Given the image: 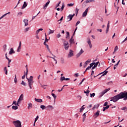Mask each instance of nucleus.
<instances>
[{
  "label": "nucleus",
  "instance_id": "obj_64",
  "mask_svg": "<svg viewBox=\"0 0 127 127\" xmlns=\"http://www.w3.org/2000/svg\"><path fill=\"white\" fill-rule=\"evenodd\" d=\"M91 67H90V66H88V67L86 68V71H87V70H90V69H91Z\"/></svg>",
  "mask_w": 127,
  "mask_h": 127
},
{
  "label": "nucleus",
  "instance_id": "obj_33",
  "mask_svg": "<svg viewBox=\"0 0 127 127\" xmlns=\"http://www.w3.org/2000/svg\"><path fill=\"white\" fill-rule=\"evenodd\" d=\"M92 1H95V0H86L84 2L88 3L89 2H92Z\"/></svg>",
  "mask_w": 127,
  "mask_h": 127
},
{
  "label": "nucleus",
  "instance_id": "obj_36",
  "mask_svg": "<svg viewBox=\"0 0 127 127\" xmlns=\"http://www.w3.org/2000/svg\"><path fill=\"white\" fill-rule=\"evenodd\" d=\"M47 50L49 51V52L51 54H52V55H53V56H54V57H55V56L53 55V54H52V52H51L50 51V49H49V47H47Z\"/></svg>",
  "mask_w": 127,
  "mask_h": 127
},
{
  "label": "nucleus",
  "instance_id": "obj_55",
  "mask_svg": "<svg viewBox=\"0 0 127 127\" xmlns=\"http://www.w3.org/2000/svg\"><path fill=\"white\" fill-rule=\"evenodd\" d=\"M119 49V48L118 47V46H116L115 48L114 51H117Z\"/></svg>",
  "mask_w": 127,
  "mask_h": 127
},
{
  "label": "nucleus",
  "instance_id": "obj_49",
  "mask_svg": "<svg viewBox=\"0 0 127 127\" xmlns=\"http://www.w3.org/2000/svg\"><path fill=\"white\" fill-rule=\"evenodd\" d=\"M29 27L26 28L24 29V32H27V31H28V30H29Z\"/></svg>",
  "mask_w": 127,
  "mask_h": 127
},
{
  "label": "nucleus",
  "instance_id": "obj_47",
  "mask_svg": "<svg viewBox=\"0 0 127 127\" xmlns=\"http://www.w3.org/2000/svg\"><path fill=\"white\" fill-rule=\"evenodd\" d=\"M74 5V3H68L67 4V6H73Z\"/></svg>",
  "mask_w": 127,
  "mask_h": 127
},
{
  "label": "nucleus",
  "instance_id": "obj_5",
  "mask_svg": "<svg viewBox=\"0 0 127 127\" xmlns=\"http://www.w3.org/2000/svg\"><path fill=\"white\" fill-rule=\"evenodd\" d=\"M109 68H110V67H109L108 68H107L106 69V70H105L104 72H101V73L98 74L97 75H96V76H94V78H96V77H97V76H99V75H101V74H103H103L101 75V77H103V76H105V75H107V74H108V71H107V70H108V69H109Z\"/></svg>",
  "mask_w": 127,
  "mask_h": 127
},
{
  "label": "nucleus",
  "instance_id": "obj_8",
  "mask_svg": "<svg viewBox=\"0 0 127 127\" xmlns=\"http://www.w3.org/2000/svg\"><path fill=\"white\" fill-rule=\"evenodd\" d=\"M74 16H75V14H73L72 15L69 14L68 16H67V21H71V20L72 19Z\"/></svg>",
  "mask_w": 127,
  "mask_h": 127
},
{
  "label": "nucleus",
  "instance_id": "obj_39",
  "mask_svg": "<svg viewBox=\"0 0 127 127\" xmlns=\"http://www.w3.org/2000/svg\"><path fill=\"white\" fill-rule=\"evenodd\" d=\"M12 110H17L18 109V107L15 106H13L12 107Z\"/></svg>",
  "mask_w": 127,
  "mask_h": 127
},
{
  "label": "nucleus",
  "instance_id": "obj_15",
  "mask_svg": "<svg viewBox=\"0 0 127 127\" xmlns=\"http://www.w3.org/2000/svg\"><path fill=\"white\" fill-rule=\"evenodd\" d=\"M14 53H15V52H14V50H13V48H11L10 51L9 52V55H11Z\"/></svg>",
  "mask_w": 127,
  "mask_h": 127
},
{
  "label": "nucleus",
  "instance_id": "obj_21",
  "mask_svg": "<svg viewBox=\"0 0 127 127\" xmlns=\"http://www.w3.org/2000/svg\"><path fill=\"white\" fill-rule=\"evenodd\" d=\"M27 6V3H26V1H24V3L23 4V6L21 7V9H23L24 8H25Z\"/></svg>",
  "mask_w": 127,
  "mask_h": 127
},
{
  "label": "nucleus",
  "instance_id": "obj_60",
  "mask_svg": "<svg viewBox=\"0 0 127 127\" xmlns=\"http://www.w3.org/2000/svg\"><path fill=\"white\" fill-rule=\"evenodd\" d=\"M45 43H46V42H48V39H47V37H46L45 38Z\"/></svg>",
  "mask_w": 127,
  "mask_h": 127
},
{
  "label": "nucleus",
  "instance_id": "obj_51",
  "mask_svg": "<svg viewBox=\"0 0 127 127\" xmlns=\"http://www.w3.org/2000/svg\"><path fill=\"white\" fill-rule=\"evenodd\" d=\"M95 93H93L92 94L90 93V98H93V97H95Z\"/></svg>",
  "mask_w": 127,
  "mask_h": 127
},
{
  "label": "nucleus",
  "instance_id": "obj_22",
  "mask_svg": "<svg viewBox=\"0 0 127 127\" xmlns=\"http://www.w3.org/2000/svg\"><path fill=\"white\" fill-rule=\"evenodd\" d=\"M35 102H37L38 103H42L43 101L41 99H37V98H35Z\"/></svg>",
  "mask_w": 127,
  "mask_h": 127
},
{
  "label": "nucleus",
  "instance_id": "obj_4",
  "mask_svg": "<svg viewBox=\"0 0 127 127\" xmlns=\"http://www.w3.org/2000/svg\"><path fill=\"white\" fill-rule=\"evenodd\" d=\"M111 90V88H108V89H106L105 90H104L103 91H102V92H101L99 94V98H102V97H103V96L105 94H106V93H107L108 92H109V91H110Z\"/></svg>",
  "mask_w": 127,
  "mask_h": 127
},
{
  "label": "nucleus",
  "instance_id": "obj_57",
  "mask_svg": "<svg viewBox=\"0 0 127 127\" xmlns=\"http://www.w3.org/2000/svg\"><path fill=\"white\" fill-rule=\"evenodd\" d=\"M57 37V38H60V37H61V35H60V34H58Z\"/></svg>",
  "mask_w": 127,
  "mask_h": 127
},
{
  "label": "nucleus",
  "instance_id": "obj_26",
  "mask_svg": "<svg viewBox=\"0 0 127 127\" xmlns=\"http://www.w3.org/2000/svg\"><path fill=\"white\" fill-rule=\"evenodd\" d=\"M100 107V105L99 104L94 105V107L92 108V110H94V109H98Z\"/></svg>",
  "mask_w": 127,
  "mask_h": 127
},
{
  "label": "nucleus",
  "instance_id": "obj_38",
  "mask_svg": "<svg viewBox=\"0 0 127 127\" xmlns=\"http://www.w3.org/2000/svg\"><path fill=\"white\" fill-rule=\"evenodd\" d=\"M14 82L16 84L17 83V78H16V74H15V78L14 79Z\"/></svg>",
  "mask_w": 127,
  "mask_h": 127
},
{
  "label": "nucleus",
  "instance_id": "obj_24",
  "mask_svg": "<svg viewBox=\"0 0 127 127\" xmlns=\"http://www.w3.org/2000/svg\"><path fill=\"white\" fill-rule=\"evenodd\" d=\"M43 30V29L42 28L39 29L38 30L36 31V34L38 35V33H39L40 31H42Z\"/></svg>",
  "mask_w": 127,
  "mask_h": 127
},
{
  "label": "nucleus",
  "instance_id": "obj_19",
  "mask_svg": "<svg viewBox=\"0 0 127 127\" xmlns=\"http://www.w3.org/2000/svg\"><path fill=\"white\" fill-rule=\"evenodd\" d=\"M50 3V1L49 0L46 3V4L44 5L43 7L44 9H46V8H47V6H48V5Z\"/></svg>",
  "mask_w": 127,
  "mask_h": 127
},
{
  "label": "nucleus",
  "instance_id": "obj_32",
  "mask_svg": "<svg viewBox=\"0 0 127 127\" xmlns=\"http://www.w3.org/2000/svg\"><path fill=\"white\" fill-rule=\"evenodd\" d=\"M109 29H110V25L107 24L106 33H108V32H109Z\"/></svg>",
  "mask_w": 127,
  "mask_h": 127
},
{
  "label": "nucleus",
  "instance_id": "obj_59",
  "mask_svg": "<svg viewBox=\"0 0 127 127\" xmlns=\"http://www.w3.org/2000/svg\"><path fill=\"white\" fill-rule=\"evenodd\" d=\"M107 106H109L108 105V102H105L104 104V107H107Z\"/></svg>",
  "mask_w": 127,
  "mask_h": 127
},
{
  "label": "nucleus",
  "instance_id": "obj_62",
  "mask_svg": "<svg viewBox=\"0 0 127 127\" xmlns=\"http://www.w3.org/2000/svg\"><path fill=\"white\" fill-rule=\"evenodd\" d=\"M44 45H45L47 48L49 47L48 45H47V44H46L45 42H44Z\"/></svg>",
  "mask_w": 127,
  "mask_h": 127
},
{
  "label": "nucleus",
  "instance_id": "obj_18",
  "mask_svg": "<svg viewBox=\"0 0 127 127\" xmlns=\"http://www.w3.org/2000/svg\"><path fill=\"white\" fill-rule=\"evenodd\" d=\"M100 116V111L98 110L96 113L94 114V117L95 118H98Z\"/></svg>",
  "mask_w": 127,
  "mask_h": 127
},
{
  "label": "nucleus",
  "instance_id": "obj_3",
  "mask_svg": "<svg viewBox=\"0 0 127 127\" xmlns=\"http://www.w3.org/2000/svg\"><path fill=\"white\" fill-rule=\"evenodd\" d=\"M13 124L15 127H21V122L19 120L13 121Z\"/></svg>",
  "mask_w": 127,
  "mask_h": 127
},
{
  "label": "nucleus",
  "instance_id": "obj_16",
  "mask_svg": "<svg viewBox=\"0 0 127 127\" xmlns=\"http://www.w3.org/2000/svg\"><path fill=\"white\" fill-rule=\"evenodd\" d=\"M69 43L70 44H73L75 43V41L74 40V39H73V36H71V38L70 39Z\"/></svg>",
  "mask_w": 127,
  "mask_h": 127
},
{
  "label": "nucleus",
  "instance_id": "obj_44",
  "mask_svg": "<svg viewBox=\"0 0 127 127\" xmlns=\"http://www.w3.org/2000/svg\"><path fill=\"white\" fill-rule=\"evenodd\" d=\"M62 20H63V16H62V17L61 18V19L58 21V22H59V21H60V22L59 23V24H60V23H61V21H62Z\"/></svg>",
  "mask_w": 127,
  "mask_h": 127
},
{
  "label": "nucleus",
  "instance_id": "obj_20",
  "mask_svg": "<svg viewBox=\"0 0 127 127\" xmlns=\"http://www.w3.org/2000/svg\"><path fill=\"white\" fill-rule=\"evenodd\" d=\"M23 22L25 23V26H27V25H28V20L27 19H24Z\"/></svg>",
  "mask_w": 127,
  "mask_h": 127
},
{
  "label": "nucleus",
  "instance_id": "obj_54",
  "mask_svg": "<svg viewBox=\"0 0 127 127\" xmlns=\"http://www.w3.org/2000/svg\"><path fill=\"white\" fill-rule=\"evenodd\" d=\"M74 76L77 78V77H79V73H75L74 74Z\"/></svg>",
  "mask_w": 127,
  "mask_h": 127
},
{
  "label": "nucleus",
  "instance_id": "obj_12",
  "mask_svg": "<svg viewBox=\"0 0 127 127\" xmlns=\"http://www.w3.org/2000/svg\"><path fill=\"white\" fill-rule=\"evenodd\" d=\"M90 62H91V59H88V61H86L83 64L84 68H86V67H87V65H88Z\"/></svg>",
  "mask_w": 127,
  "mask_h": 127
},
{
  "label": "nucleus",
  "instance_id": "obj_50",
  "mask_svg": "<svg viewBox=\"0 0 127 127\" xmlns=\"http://www.w3.org/2000/svg\"><path fill=\"white\" fill-rule=\"evenodd\" d=\"M94 65H95V63H93L90 64V66L91 68H93V66H94Z\"/></svg>",
  "mask_w": 127,
  "mask_h": 127
},
{
  "label": "nucleus",
  "instance_id": "obj_6",
  "mask_svg": "<svg viewBox=\"0 0 127 127\" xmlns=\"http://www.w3.org/2000/svg\"><path fill=\"white\" fill-rule=\"evenodd\" d=\"M65 50H68L69 49V43L67 41H65L64 43Z\"/></svg>",
  "mask_w": 127,
  "mask_h": 127
},
{
  "label": "nucleus",
  "instance_id": "obj_37",
  "mask_svg": "<svg viewBox=\"0 0 127 127\" xmlns=\"http://www.w3.org/2000/svg\"><path fill=\"white\" fill-rule=\"evenodd\" d=\"M61 62L62 64H64L65 63V61H64V59L63 58H62L61 59Z\"/></svg>",
  "mask_w": 127,
  "mask_h": 127
},
{
  "label": "nucleus",
  "instance_id": "obj_52",
  "mask_svg": "<svg viewBox=\"0 0 127 127\" xmlns=\"http://www.w3.org/2000/svg\"><path fill=\"white\" fill-rule=\"evenodd\" d=\"M38 119H39V117L37 116L36 118L35 119V123H36V122H37V120H38Z\"/></svg>",
  "mask_w": 127,
  "mask_h": 127
},
{
  "label": "nucleus",
  "instance_id": "obj_34",
  "mask_svg": "<svg viewBox=\"0 0 127 127\" xmlns=\"http://www.w3.org/2000/svg\"><path fill=\"white\" fill-rule=\"evenodd\" d=\"M109 108H110V106H107L106 107H104L103 111L105 112L106 111V110H108V109H109Z\"/></svg>",
  "mask_w": 127,
  "mask_h": 127
},
{
  "label": "nucleus",
  "instance_id": "obj_1",
  "mask_svg": "<svg viewBox=\"0 0 127 127\" xmlns=\"http://www.w3.org/2000/svg\"><path fill=\"white\" fill-rule=\"evenodd\" d=\"M120 99H124V101L127 100V92H122L119 93V94L116 95V96L111 98V102H118Z\"/></svg>",
  "mask_w": 127,
  "mask_h": 127
},
{
  "label": "nucleus",
  "instance_id": "obj_2",
  "mask_svg": "<svg viewBox=\"0 0 127 127\" xmlns=\"http://www.w3.org/2000/svg\"><path fill=\"white\" fill-rule=\"evenodd\" d=\"M28 82V85L30 89H32V85H33V83H34V81H33V76H31L30 77V78H27Z\"/></svg>",
  "mask_w": 127,
  "mask_h": 127
},
{
  "label": "nucleus",
  "instance_id": "obj_31",
  "mask_svg": "<svg viewBox=\"0 0 127 127\" xmlns=\"http://www.w3.org/2000/svg\"><path fill=\"white\" fill-rule=\"evenodd\" d=\"M121 110L122 111H124V112H127V106H125V107H124L123 108H122Z\"/></svg>",
  "mask_w": 127,
  "mask_h": 127
},
{
  "label": "nucleus",
  "instance_id": "obj_48",
  "mask_svg": "<svg viewBox=\"0 0 127 127\" xmlns=\"http://www.w3.org/2000/svg\"><path fill=\"white\" fill-rule=\"evenodd\" d=\"M87 43L88 45L92 44V43L91 42V40H90V38L88 39Z\"/></svg>",
  "mask_w": 127,
  "mask_h": 127
},
{
  "label": "nucleus",
  "instance_id": "obj_58",
  "mask_svg": "<svg viewBox=\"0 0 127 127\" xmlns=\"http://www.w3.org/2000/svg\"><path fill=\"white\" fill-rule=\"evenodd\" d=\"M8 65H9L10 64V63L11 62V60L9 59L8 60Z\"/></svg>",
  "mask_w": 127,
  "mask_h": 127
},
{
  "label": "nucleus",
  "instance_id": "obj_56",
  "mask_svg": "<svg viewBox=\"0 0 127 127\" xmlns=\"http://www.w3.org/2000/svg\"><path fill=\"white\" fill-rule=\"evenodd\" d=\"M60 3H61V1H60L59 2V3L57 4V6L56 7V8L57 7H58V6H59V5H60Z\"/></svg>",
  "mask_w": 127,
  "mask_h": 127
},
{
  "label": "nucleus",
  "instance_id": "obj_9",
  "mask_svg": "<svg viewBox=\"0 0 127 127\" xmlns=\"http://www.w3.org/2000/svg\"><path fill=\"white\" fill-rule=\"evenodd\" d=\"M83 53H84V51H83V49H81L80 52L76 55V58H79V57H80V56H81Z\"/></svg>",
  "mask_w": 127,
  "mask_h": 127
},
{
  "label": "nucleus",
  "instance_id": "obj_41",
  "mask_svg": "<svg viewBox=\"0 0 127 127\" xmlns=\"http://www.w3.org/2000/svg\"><path fill=\"white\" fill-rule=\"evenodd\" d=\"M52 96H53V98H54V100L55 101V100H56V98H57V96L55 95V94L54 93H52Z\"/></svg>",
  "mask_w": 127,
  "mask_h": 127
},
{
  "label": "nucleus",
  "instance_id": "obj_61",
  "mask_svg": "<svg viewBox=\"0 0 127 127\" xmlns=\"http://www.w3.org/2000/svg\"><path fill=\"white\" fill-rule=\"evenodd\" d=\"M22 14V12H19L17 15H21Z\"/></svg>",
  "mask_w": 127,
  "mask_h": 127
},
{
  "label": "nucleus",
  "instance_id": "obj_35",
  "mask_svg": "<svg viewBox=\"0 0 127 127\" xmlns=\"http://www.w3.org/2000/svg\"><path fill=\"white\" fill-rule=\"evenodd\" d=\"M40 108H41V109H42V110H45V109H46V106H45L43 105H42L40 106Z\"/></svg>",
  "mask_w": 127,
  "mask_h": 127
},
{
  "label": "nucleus",
  "instance_id": "obj_25",
  "mask_svg": "<svg viewBox=\"0 0 127 127\" xmlns=\"http://www.w3.org/2000/svg\"><path fill=\"white\" fill-rule=\"evenodd\" d=\"M12 105H15V106H19V103H18V102H17L16 103V102L15 101H14L13 102V103Z\"/></svg>",
  "mask_w": 127,
  "mask_h": 127
},
{
  "label": "nucleus",
  "instance_id": "obj_11",
  "mask_svg": "<svg viewBox=\"0 0 127 127\" xmlns=\"http://www.w3.org/2000/svg\"><path fill=\"white\" fill-rule=\"evenodd\" d=\"M88 10H89V7L86 8L85 11L82 13V17H85V16H87V14H88Z\"/></svg>",
  "mask_w": 127,
  "mask_h": 127
},
{
  "label": "nucleus",
  "instance_id": "obj_13",
  "mask_svg": "<svg viewBox=\"0 0 127 127\" xmlns=\"http://www.w3.org/2000/svg\"><path fill=\"white\" fill-rule=\"evenodd\" d=\"M100 64L99 62H98L96 63H95V64H94V65L92 67L91 70H94V69H95V68H96L97 66H98V65Z\"/></svg>",
  "mask_w": 127,
  "mask_h": 127
},
{
  "label": "nucleus",
  "instance_id": "obj_29",
  "mask_svg": "<svg viewBox=\"0 0 127 127\" xmlns=\"http://www.w3.org/2000/svg\"><path fill=\"white\" fill-rule=\"evenodd\" d=\"M65 33H66V36L65 38L68 39L69 38V36H70V33H69V32H65Z\"/></svg>",
  "mask_w": 127,
  "mask_h": 127
},
{
  "label": "nucleus",
  "instance_id": "obj_45",
  "mask_svg": "<svg viewBox=\"0 0 127 127\" xmlns=\"http://www.w3.org/2000/svg\"><path fill=\"white\" fill-rule=\"evenodd\" d=\"M64 7H65V5L64 4V3H63V5H62V7L61 8V11H62V10H63V9H64Z\"/></svg>",
  "mask_w": 127,
  "mask_h": 127
},
{
  "label": "nucleus",
  "instance_id": "obj_23",
  "mask_svg": "<svg viewBox=\"0 0 127 127\" xmlns=\"http://www.w3.org/2000/svg\"><path fill=\"white\" fill-rule=\"evenodd\" d=\"M31 109H32V103H29L28 104V109L30 110Z\"/></svg>",
  "mask_w": 127,
  "mask_h": 127
},
{
  "label": "nucleus",
  "instance_id": "obj_10",
  "mask_svg": "<svg viewBox=\"0 0 127 127\" xmlns=\"http://www.w3.org/2000/svg\"><path fill=\"white\" fill-rule=\"evenodd\" d=\"M23 95L22 94L20 96V97L17 101L18 104H20L21 103V101H23Z\"/></svg>",
  "mask_w": 127,
  "mask_h": 127
},
{
  "label": "nucleus",
  "instance_id": "obj_17",
  "mask_svg": "<svg viewBox=\"0 0 127 127\" xmlns=\"http://www.w3.org/2000/svg\"><path fill=\"white\" fill-rule=\"evenodd\" d=\"M47 109H48V111H50V110H52L54 109V107L51 105H48L47 106Z\"/></svg>",
  "mask_w": 127,
  "mask_h": 127
},
{
  "label": "nucleus",
  "instance_id": "obj_42",
  "mask_svg": "<svg viewBox=\"0 0 127 127\" xmlns=\"http://www.w3.org/2000/svg\"><path fill=\"white\" fill-rule=\"evenodd\" d=\"M26 69V76H27V74H28V68L27 67V65L25 66Z\"/></svg>",
  "mask_w": 127,
  "mask_h": 127
},
{
  "label": "nucleus",
  "instance_id": "obj_53",
  "mask_svg": "<svg viewBox=\"0 0 127 127\" xmlns=\"http://www.w3.org/2000/svg\"><path fill=\"white\" fill-rule=\"evenodd\" d=\"M40 13V12H39V13L37 14L36 16H33V17H32V20H33V19H34V18H35V17H36L37 15H38V14H39Z\"/></svg>",
  "mask_w": 127,
  "mask_h": 127
},
{
  "label": "nucleus",
  "instance_id": "obj_14",
  "mask_svg": "<svg viewBox=\"0 0 127 127\" xmlns=\"http://www.w3.org/2000/svg\"><path fill=\"white\" fill-rule=\"evenodd\" d=\"M20 49H21V42H19V44L17 50V52H20Z\"/></svg>",
  "mask_w": 127,
  "mask_h": 127
},
{
  "label": "nucleus",
  "instance_id": "obj_28",
  "mask_svg": "<svg viewBox=\"0 0 127 127\" xmlns=\"http://www.w3.org/2000/svg\"><path fill=\"white\" fill-rule=\"evenodd\" d=\"M85 105H83L81 108L80 109V113H81V112H83V111H84V110H85Z\"/></svg>",
  "mask_w": 127,
  "mask_h": 127
},
{
  "label": "nucleus",
  "instance_id": "obj_43",
  "mask_svg": "<svg viewBox=\"0 0 127 127\" xmlns=\"http://www.w3.org/2000/svg\"><path fill=\"white\" fill-rule=\"evenodd\" d=\"M50 31L49 32V34H51L52 33H54V30H52L51 29H49Z\"/></svg>",
  "mask_w": 127,
  "mask_h": 127
},
{
  "label": "nucleus",
  "instance_id": "obj_7",
  "mask_svg": "<svg viewBox=\"0 0 127 127\" xmlns=\"http://www.w3.org/2000/svg\"><path fill=\"white\" fill-rule=\"evenodd\" d=\"M74 56V51L72 50H69V52L68 54L67 58H71V57H73Z\"/></svg>",
  "mask_w": 127,
  "mask_h": 127
},
{
  "label": "nucleus",
  "instance_id": "obj_40",
  "mask_svg": "<svg viewBox=\"0 0 127 127\" xmlns=\"http://www.w3.org/2000/svg\"><path fill=\"white\" fill-rule=\"evenodd\" d=\"M65 77L64 76H62L60 78L61 82H63L64 80H65Z\"/></svg>",
  "mask_w": 127,
  "mask_h": 127
},
{
  "label": "nucleus",
  "instance_id": "obj_30",
  "mask_svg": "<svg viewBox=\"0 0 127 127\" xmlns=\"http://www.w3.org/2000/svg\"><path fill=\"white\" fill-rule=\"evenodd\" d=\"M82 116L83 117L82 119V121L83 122H85V120H86V113H84Z\"/></svg>",
  "mask_w": 127,
  "mask_h": 127
},
{
  "label": "nucleus",
  "instance_id": "obj_63",
  "mask_svg": "<svg viewBox=\"0 0 127 127\" xmlns=\"http://www.w3.org/2000/svg\"><path fill=\"white\" fill-rule=\"evenodd\" d=\"M80 22V21H78L76 22V24H75V26H77V25H78V24H79Z\"/></svg>",
  "mask_w": 127,
  "mask_h": 127
},
{
  "label": "nucleus",
  "instance_id": "obj_46",
  "mask_svg": "<svg viewBox=\"0 0 127 127\" xmlns=\"http://www.w3.org/2000/svg\"><path fill=\"white\" fill-rule=\"evenodd\" d=\"M21 85H23V86H26V83L24 82V81H22Z\"/></svg>",
  "mask_w": 127,
  "mask_h": 127
},
{
  "label": "nucleus",
  "instance_id": "obj_27",
  "mask_svg": "<svg viewBox=\"0 0 127 127\" xmlns=\"http://www.w3.org/2000/svg\"><path fill=\"white\" fill-rule=\"evenodd\" d=\"M3 70L5 72V75H7V68L6 66H5L4 67Z\"/></svg>",
  "mask_w": 127,
  "mask_h": 127
}]
</instances>
